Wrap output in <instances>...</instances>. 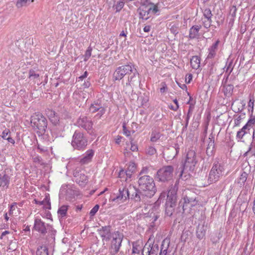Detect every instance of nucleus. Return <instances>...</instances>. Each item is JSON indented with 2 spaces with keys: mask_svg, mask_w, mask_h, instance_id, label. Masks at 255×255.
Segmentation results:
<instances>
[{
  "mask_svg": "<svg viewBox=\"0 0 255 255\" xmlns=\"http://www.w3.org/2000/svg\"><path fill=\"white\" fill-rule=\"evenodd\" d=\"M9 177L7 174H4L3 176L0 174V187L7 189L9 184Z\"/></svg>",
  "mask_w": 255,
  "mask_h": 255,
  "instance_id": "28",
  "label": "nucleus"
},
{
  "mask_svg": "<svg viewBox=\"0 0 255 255\" xmlns=\"http://www.w3.org/2000/svg\"><path fill=\"white\" fill-rule=\"evenodd\" d=\"M138 188L135 186L130 184L128 187L127 188L128 196V198H130L131 196H133V194L137 190Z\"/></svg>",
  "mask_w": 255,
  "mask_h": 255,
  "instance_id": "36",
  "label": "nucleus"
},
{
  "mask_svg": "<svg viewBox=\"0 0 255 255\" xmlns=\"http://www.w3.org/2000/svg\"><path fill=\"white\" fill-rule=\"evenodd\" d=\"M165 242V240H164L162 242V245L161 246V249H160L159 255H169L167 254V249L168 248L169 243H168V245H167V247H164V243Z\"/></svg>",
  "mask_w": 255,
  "mask_h": 255,
  "instance_id": "41",
  "label": "nucleus"
},
{
  "mask_svg": "<svg viewBox=\"0 0 255 255\" xmlns=\"http://www.w3.org/2000/svg\"><path fill=\"white\" fill-rule=\"evenodd\" d=\"M201 28V25L192 26L189 30V38L190 39H194L196 38L198 36V33Z\"/></svg>",
  "mask_w": 255,
  "mask_h": 255,
  "instance_id": "29",
  "label": "nucleus"
},
{
  "mask_svg": "<svg viewBox=\"0 0 255 255\" xmlns=\"http://www.w3.org/2000/svg\"><path fill=\"white\" fill-rule=\"evenodd\" d=\"M194 105L193 104H190V106H189V109H188V113H187V115H190V116H191L192 114V112H193V109H194Z\"/></svg>",
  "mask_w": 255,
  "mask_h": 255,
  "instance_id": "62",
  "label": "nucleus"
},
{
  "mask_svg": "<svg viewBox=\"0 0 255 255\" xmlns=\"http://www.w3.org/2000/svg\"><path fill=\"white\" fill-rule=\"evenodd\" d=\"M234 87L232 85H227L224 86V93L226 97H230L232 95Z\"/></svg>",
  "mask_w": 255,
  "mask_h": 255,
  "instance_id": "35",
  "label": "nucleus"
},
{
  "mask_svg": "<svg viewBox=\"0 0 255 255\" xmlns=\"http://www.w3.org/2000/svg\"><path fill=\"white\" fill-rule=\"evenodd\" d=\"M254 125L255 126V119L251 118L246 124V126L250 129Z\"/></svg>",
  "mask_w": 255,
  "mask_h": 255,
  "instance_id": "50",
  "label": "nucleus"
},
{
  "mask_svg": "<svg viewBox=\"0 0 255 255\" xmlns=\"http://www.w3.org/2000/svg\"><path fill=\"white\" fill-rule=\"evenodd\" d=\"M15 207H16V203H13V204H12L10 205V209H9V215L12 214V213H13L12 211H13V210H15Z\"/></svg>",
  "mask_w": 255,
  "mask_h": 255,
  "instance_id": "63",
  "label": "nucleus"
},
{
  "mask_svg": "<svg viewBox=\"0 0 255 255\" xmlns=\"http://www.w3.org/2000/svg\"><path fill=\"white\" fill-rule=\"evenodd\" d=\"M128 197V196L127 188L125 187H121L119 189L118 194L113 198V201H116L117 202L123 203L125 201Z\"/></svg>",
  "mask_w": 255,
  "mask_h": 255,
  "instance_id": "16",
  "label": "nucleus"
},
{
  "mask_svg": "<svg viewBox=\"0 0 255 255\" xmlns=\"http://www.w3.org/2000/svg\"><path fill=\"white\" fill-rule=\"evenodd\" d=\"M36 255H49L47 247L45 245L38 246L36 252Z\"/></svg>",
  "mask_w": 255,
  "mask_h": 255,
  "instance_id": "33",
  "label": "nucleus"
},
{
  "mask_svg": "<svg viewBox=\"0 0 255 255\" xmlns=\"http://www.w3.org/2000/svg\"><path fill=\"white\" fill-rule=\"evenodd\" d=\"M248 176V174L246 172L243 171L240 175V176L237 179V183L240 187H242L245 185V182L247 180Z\"/></svg>",
  "mask_w": 255,
  "mask_h": 255,
  "instance_id": "32",
  "label": "nucleus"
},
{
  "mask_svg": "<svg viewBox=\"0 0 255 255\" xmlns=\"http://www.w3.org/2000/svg\"><path fill=\"white\" fill-rule=\"evenodd\" d=\"M123 133L127 136H129L130 135V131L127 129L126 124H124L123 125Z\"/></svg>",
  "mask_w": 255,
  "mask_h": 255,
  "instance_id": "59",
  "label": "nucleus"
},
{
  "mask_svg": "<svg viewBox=\"0 0 255 255\" xmlns=\"http://www.w3.org/2000/svg\"><path fill=\"white\" fill-rule=\"evenodd\" d=\"M224 68L226 69V74L228 73L227 76V79L226 80V81H227V79L228 78L229 75L232 72L233 68H234V66H233V61L231 60L230 62H227L226 63V65Z\"/></svg>",
  "mask_w": 255,
  "mask_h": 255,
  "instance_id": "37",
  "label": "nucleus"
},
{
  "mask_svg": "<svg viewBox=\"0 0 255 255\" xmlns=\"http://www.w3.org/2000/svg\"><path fill=\"white\" fill-rule=\"evenodd\" d=\"M29 78H32V79H37L39 77V75L38 74H37L35 72V71L32 70L30 69L29 71Z\"/></svg>",
  "mask_w": 255,
  "mask_h": 255,
  "instance_id": "46",
  "label": "nucleus"
},
{
  "mask_svg": "<svg viewBox=\"0 0 255 255\" xmlns=\"http://www.w3.org/2000/svg\"><path fill=\"white\" fill-rule=\"evenodd\" d=\"M220 41L219 39L216 40V41L213 43L208 49L209 53L207 56V59H212L214 58L216 55V52L218 49V45L220 43Z\"/></svg>",
  "mask_w": 255,
  "mask_h": 255,
  "instance_id": "22",
  "label": "nucleus"
},
{
  "mask_svg": "<svg viewBox=\"0 0 255 255\" xmlns=\"http://www.w3.org/2000/svg\"><path fill=\"white\" fill-rule=\"evenodd\" d=\"M123 238L124 235L119 231L114 232L112 234V240L109 249L112 255H115L119 252Z\"/></svg>",
  "mask_w": 255,
  "mask_h": 255,
  "instance_id": "9",
  "label": "nucleus"
},
{
  "mask_svg": "<svg viewBox=\"0 0 255 255\" xmlns=\"http://www.w3.org/2000/svg\"><path fill=\"white\" fill-rule=\"evenodd\" d=\"M148 8L151 9V14H155L159 11L158 4H154L153 2H149L147 4Z\"/></svg>",
  "mask_w": 255,
  "mask_h": 255,
  "instance_id": "39",
  "label": "nucleus"
},
{
  "mask_svg": "<svg viewBox=\"0 0 255 255\" xmlns=\"http://www.w3.org/2000/svg\"><path fill=\"white\" fill-rule=\"evenodd\" d=\"M92 51V48L90 46L88 47L86 51L85 54L84 55V61H87L91 57V53Z\"/></svg>",
  "mask_w": 255,
  "mask_h": 255,
  "instance_id": "43",
  "label": "nucleus"
},
{
  "mask_svg": "<svg viewBox=\"0 0 255 255\" xmlns=\"http://www.w3.org/2000/svg\"><path fill=\"white\" fill-rule=\"evenodd\" d=\"M161 136V134L159 132L153 131L151 134L150 141L152 142L157 141Z\"/></svg>",
  "mask_w": 255,
  "mask_h": 255,
  "instance_id": "38",
  "label": "nucleus"
},
{
  "mask_svg": "<svg viewBox=\"0 0 255 255\" xmlns=\"http://www.w3.org/2000/svg\"><path fill=\"white\" fill-rule=\"evenodd\" d=\"M173 171L172 166H164L157 170L155 178L159 182H168L172 179Z\"/></svg>",
  "mask_w": 255,
  "mask_h": 255,
  "instance_id": "7",
  "label": "nucleus"
},
{
  "mask_svg": "<svg viewBox=\"0 0 255 255\" xmlns=\"http://www.w3.org/2000/svg\"><path fill=\"white\" fill-rule=\"evenodd\" d=\"M171 32L174 35L178 33V27L176 25H173L170 28Z\"/></svg>",
  "mask_w": 255,
  "mask_h": 255,
  "instance_id": "55",
  "label": "nucleus"
},
{
  "mask_svg": "<svg viewBox=\"0 0 255 255\" xmlns=\"http://www.w3.org/2000/svg\"><path fill=\"white\" fill-rule=\"evenodd\" d=\"M10 131L8 129H5L2 132V134L1 135V137L4 139H6L7 137V136L10 134Z\"/></svg>",
  "mask_w": 255,
  "mask_h": 255,
  "instance_id": "56",
  "label": "nucleus"
},
{
  "mask_svg": "<svg viewBox=\"0 0 255 255\" xmlns=\"http://www.w3.org/2000/svg\"><path fill=\"white\" fill-rule=\"evenodd\" d=\"M89 110L90 112L92 113L99 111V113L97 114V116H99V117H101L105 113V111L104 108H103L101 105L98 103V102L91 104Z\"/></svg>",
  "mask_w": 255,
  "mask_h": 255,
  "instance_id": "19",
  "label": "nucleus"
},
{
  "mask_svg": "<svg viewBox=\"0 0 255 255\" xmlns=\"http://www.w3.org/2000/svg\"><path fill=\"white\" fill-rule=\"evenodd\" d=\"M224 168L222 164L219 162L214 163L212 168L209 173L208 182L209 184L215 183L218 181L223 175Z\"/></svg>",
  "mask_w": 255,
  "mask_h": 255,
  "instance_id": "8",
  "label": "nucleus"
},
{
  "mask_svg": "<svg viewBox=\"0 0 255 255\" xmlns=\"http://www.w3.org/2000/svg\"><path fill=\"white\" fill-rule=\"evenodd\" d=\"M97 232L102 238L103 241H109L112 237L111 226L110 225L102 226L97 230Z\"/></svg>",
  "mask_w": 255,
  "mask_h": 255,
  "instance_id": "14",
  "label": "nucleus"
},
{
  "mask_svg": "<svg viewBox=\"0 0 255 255\" xmlns=\"http://www.w3.org/2000/svg\"><path fill=\"white\" fill-rule=\"evenodd\" d=\"M68 206L62 205L58 210L57 213L59 217L65 218L67 215V210L68 209Z\"/></svg>",
  "mask_w": 255,
  "mask_h": 255,
  "instance_id": "34",
  "label": "nucleus"
},
{
  "mask_svg": "<svg viewBox=\"0 0 255 255\" xmlns=\"http://www.w3.org/2000/svg\"><path fill=\"white\" fill-rule=\"evenodd\" d=\"M149 243V241L146 243L142 249V253L147 250L148 255H157V253L159 250V247L157 244H152L151 246V243Z\"/></svg>",
  "mask_w": 255,
  "mask_h": 255,
  "instance_id": "18",
  "label": "nucleus"
},
{
  "mask_svg": "<svg viewBox=\"0 0 255 255\" xmlns=\"http://www.w3.org/2000/svg\"><path fill=\"white\" fill-rule=\"evenodd\" d=\"M46 112L51 122L55 126L58 124L59 118L57 113L54 111L50 109H48Z\"/></svg>",
  "mask_w": 255,
  "mask_h": 255,
  "instance_id": "23",
  "label": "nucleus"
},
{
  "mask_svg": "<svg viewBox=\"0 0 255 255\" xmlns=\"http://www.w3.org/2000/svg\"><path fill=\"white\" fill-rule=\"evenodd\" d=\"M203 15L204 18H209V17H212L213 14L211 12V10L209 8H206L204 9L203 12Z\"/></svg>",
  "mask_w": 255,
  "mask_h": 255,
  "instance_id": "49",
  "label": "nucleus"
},
{
  "mask_svg": "<svg viewBox=\"0 0 255 255\" xmlns=\"http://www.w3.org/2000/svg\"><path fill=\"white\" fill-rule=\"evenodd\" d=\"M34 229L42 235H45L48 231L52 229V227L49 224H45L40 219H35L34 220Z\"/></svg>",
  "mask_w": 255,
  "mask_h": 255,
  "instance_id": "11",
  "label": "nucleus"
},
{
  "mask_svg": "<svg viewBox=\"0 0 255 255\" xmlns=\"http://www.w3.org/2000/svg\"><path fill=\"white\" fill-rule=\"evenodd\" d=\"M88 140L83 132L79 130L75 131L71 141V145L74 149L84 150L88 145Z\"/></svg>",
  "mask_w": 255,
  "mask_h": 255,
  "instance_id": "5",
  "label": "nucleus"
},
{
  "mask_svg": "<svg viewBox=\"0 0 255 255\" xmlns=\"http://www.w3.org/2000/svg\"><path fill=\"white\" fill-rule=\"evenodd\" d=\"M151 9L148 8L147 4H142L138 9L137 12L139 14V19L144 20H147L150 16Z\"/></svg>",
  "mask_w": 255,
  "mask_h": 255,
  "instance_id": "15",
  "label": "nucleus"
},
{
  "mask_svg": "<svg viewBox=\"0 0 255 255\" xmlns=\"http://www.w3.org/2000/svg\"><path fill=\"white\" fill-rule=\"evenodd\" d=\"M138 187L143 193L147 195V197L151 198L156 192L154 181L153 178L149 175L137 177Z\"/></svg>",
  "mask_w": 255,
  "mask_h": 255,
  "instance_id": "2",
  "label": "nucleus"
},
{
  "mask_svg": "<svg viewBox=\"0 0 255 255\" xmlns=\"http://www.w3.org/2000/svg\"><path fill=\"white\" fill-rule=\"evenodd\" d=\"M90 85L91 83L90 82V79L88 78L86 81L84 82L82 86L84 88H88L90 86Z\"/></svg>",
  "mask_w": 255,
  "mask_h": 255,
  "instance_id": "61",
  "label": "nucleus"
},
{
  "mask_svg": "<svg viewBox=\"0 0 255 255\" xmlns=\"http://www.w3.org/2000/svg\"><path fill=\"white\" fill-rule=\"evenodd\" d=\"M178 183L176 181L174 185L169 189L167 194V200L176 202V192L178 189Z\"/></svg>",
  "mask_w": 255,
  "mask_h": 255,
  "instance_id": "21",
  "label": "nucleus"
},
{
  "mask_svg": "<svg viewBox=\"0 0 255 255\" xmlns=\"http://www.w3.org/2000/svg\"><path fill=\"white\" fill-rule=\"evenodd\" d=\"M75 182L81 187H85L88 182V177L79 168H76L73 173Z\"/></svg>",
  "mask_w": 255,
  "mask_h": 255,
  "instance_id": "12",
  "label": "nucleus"
},
{
  "mask_svg": "<svg viewBox=\"0 0 255 255\" xmlns=\"http://www.w3.org/2000/svg\"><path fill=\"white\" fill-rule=\"evenodd\" d=\"M245 134V132L244 131H241V130H240L239 131H238L237 132V138H238V139H242L244 135Z\"/></svg>",
  "mask_w": 255,
  "mask_h": 255,
  "instance_id": "60",
  "label": "nucleus"
},
{
  "mask_svg": "<svg viewBox=\"0 0 255 255\" xmlns=\"http://www.w3.org/2000/svg\"><path fill=\"white\" fill-rule=\"evenodd\" d=\"M202 24L204 28L208 29V31H209L210 27L212 26V24L210 23V21H206L205 19L203 20Z\"/></svg>",
  "mask_w": 255,
  "mask_h": 255,
  "instance_id": "58",
  "label": "nucleus"
},
{
  "mask_svg": "<svg viewBox=\"0 0 255 255\" xmlns=\"http://www.w3.org/2000/svg\"><path fill=\"white\" fill-rule=\"evenodd\" d=\"M132 253L139 254L141 250V247L138 244L137 242H133L132 244Z\"/></svg>",
  "mask_w": 255,
  "mask_h": 255,
  "instance_id": "40",
  "label": "nucleus"
},
{
  "mask_svg": "<svg viewBox=\"0 0 255 255\" xmlns=\"http://www.w3.org/2000/svg\"><path fill=\"white\" fill-rule=\"evenodd\" d=\"M149 168L147 167H144L142 168L140 171L139 172L138 176H142L144 175H147L146 174L148 173Z\"/></svg>",
  "mask_w": 255,
  "mask_h": 255,
  "instance_id": "48",
  "label": "nucleus"
},
{
  "mask_svg": "<svg viewBox=\"0 0 255 255\" xmlns=\"http://www.w3.org/2000/svg\"><path fill=\"white\" fill-rule=\"evenodd\" d=\"M248 111L249 112H251V116L252 115L253 113V111L254 109V99L252 98H250L249 102L248 103Z\"/></svg>",
  "mask_w": 255,
  "mask_h": 255,
  "instance_id": "42",
  "label": "nucleus"
},
{
  "mask_svg": "<svg viewBox=\"0 0 255 255\" xmlns=\"http://www.w3.org/2000/svg\"><path fill=\"white\" fill-rule=\"evenodd\" d=\"M94 155V150L90 149L87 150L85 155L80 159V163L83 164H87L91 161Z\"/></svg>",
  "mask_w": 255,
  "mask_h": 255,
  "instance_id": "26",
  "label": "nucleus"
},
{
  "mask_svg": "<svg viewBox=\"0 0 255 255\" xmlns=\"http://www.w3.org/2000/svg\"><path fill=\"white\" fill-rule=\"evenodd\" d=\"M130 199L135 202H141L144 203L147 199L149 198L147 197V195L143 193L142 191H140V189L138 187L137 190L133 194V196L131 197Z\"/></svg>",
  "mask_w": 255,
  "mask_h": 255,
  "instance_id": "17",
  "label": "nucleus"
},
{
  "mask_svg": "<svg viewBox=\"0 0 255 255\" xmlns=\"http://www.w3.org/2000/svg\"><path fill=\"white\" fill-rule=\"evenodd\" d=\"M34 201L35 204L40 205H44V208L46 209H51V203L50 201L49 194H47L43 201H39L36 199H34Z\"/></svg>",
  "mask_w": 255,
  "mask_h": 255,
  "instance_id": "27",
  "label": "nucleus"
},
{
  "mask_svg": "<svg viewBox=\"0 0 255 255\" xmlns=\"http://www.w3.org/2000/svg\"><path fill=\"white\" fill-rule=\"evenodd\" d=\"M99 207V205L97 204L91 209V210L90 212V215L91 217H93L95 215L96 213L98 212Z\"/></svg>",
  "mask_w": 255,
  "mask_h": 255,
  "instance_id": "47",
  "label": "nucleus"
},
{
  "mask_svg": "<svg viewBox=\"0 0 255 255\" xmlns=\"http://www.w3.org/2000/svg\"><path fill=\"white\" fill-rule=\"evenodd\" d=\"M138 149V147L136 144H133L132 143H131V147H130V150L132 151H137Z\"/></svg>",
  "mask_w": 255,
  "mask_h": 255,
  "instance_id": "64",
  "label": "nucleus"
},
{
  "mask_svg": "<svg viewBox=\"0 0 255 255\" xmlns=\"http://www.w3.org/2000/svg\"><path fill=\"white\" fill-rule=\"evenodd\" d=\"M30 123L33 129L39 136H41L46 132L47 128V120L40 113L33 114L30 118Z\"/></svg>",
  "mask_w": 255,
  "mask_h": 255,
  "instance_id": "3",
  "label": "nucleus"
},
{
  "mask_svg": "<svg viewBox=\"0 0 255 255\" xmlns=\"http://www.w3.org/2000/svg\"><path fill=\"white\" fill-rule=\"evenodd\" d=\"M124 4V2L122 1H118L116 4H115L114 7L116 9V11L118 12L120 11L123 8Z\"/></svg>",
  "mask_w": 255,
  "mask_h": 255,
  "instance_id": "44",
  "label": "nucleus"
},
{
  "mask_svg": "<svg viewBox=\"0 0 255 255\" xmlns=\"http://www.w3.org/2000/svg\"><path fill=\"white\" fill-rule=\"evenodd\" d=\"M209 141L206 149V153L208 156H212L214 152L215 149V141L214 137L212 135H210L209 138Z\"/></svg>",
  "mask_w": 255,
  "mask_h": 255,
  "instance_id": "25",
  "label": "nucleus"
},
{
  "mask_svg": "<svg viewBox=\"0 0 255 255\" xmlns=\"http://www.w3.org/2000/svg\"><path fill=\"white\" fill-rule=\"evenodd\" d=\"M201 59L198 56H193L190 59V64L193 69H197L200 66Z\"/></svg>",
  "mask_w": 255,
  "mask_h": 255,
  "instance_id": "31",
  "label": "nucleus"
},
{
  "mask_svg": "<svg viewBox=\"0 0 255 255\" xmlns=\"http://www.w3.org/2000/svg\"><path fill=\"white\" fill-rule=\"evenodd\" d=\"M75 192L72 189H68L66 191V198L72 199L74 198Z\"/></svg>",
  "mask_w": 255,
  "mask_h": 255,
  "instance_id": "45",
  "label": "nucleus"
},
{
  "mask_svg": "<svg viewBox=\"0 0 255 255\" xmlns=\"http://www.w3.org/2000/svg\"><path fill=\"white\" fill-rule=\"evenodd\" d=\"M237 8L236 6H232L230 8V14L232 17L234 18L236 15Z\"/></svg>",
  "mask_w": 255,
  "mask_h": 255,
  "instance_id": "54",
  "label": "nucleus"
},
{
  "mask_svg": "<svg viewBox=\"0 0 255 255\" xmlns=\"http://www.w3.org/2000/svg\"><path fill=\"white\" fill-rule=\"evenodd\" d=\"M133 71V64L131 63L117 67L113 74V81L121 80L125 76L131 75Z\"/></svg>",
  "mask_w": 255,
  "mask_h": 255,
  "instance_id": "6",
  "label": "nucleus"
},
{
  "mask_svg": "<svg viewBox=\"0 0 255 255\" xmlns=\"http://www.w3.org/2000/svg\"><path fill=\"white\" fill-rule=\"evenodd\" d=\"M198 162L196 156V153L195 150L193 149H190L188 151L186 159L184 164H183L181 167L179 168L180 170L179 177L183 180H186L187 179V176L189 175H185L188 171H193L195 168L196 165Z\"/></svg>",
  "mask_w": 255,
  "mask_h": 255,
  "instance_id": "1",
  "label": "nucleus"
},
{
  "mask_svg": "<svg viewBox=\"0 0 255 255\" xmlns=\"http://www.w3.org/2000/svg\"><path fill=\"white\" fill-rule=\"evenodd\" d=\"M132 75H128L127 82L124 85V91L126 93H130L133 92L132 86L140 83L139 78V73L133 65V71L131 72Z\"/></svg>",
  "mask_w": 255,
  "mask_h": 255,
  "instance_id": "10",
  "label": "nucleus"
},
{
  "mask_svg": "<svg viewBox=\"0 0 255 255\" xmlns=\"http://www.w3.org/2000/svg\"><path fill=\"white\" fill-rule=\"evenodd\" d=\"M161 87L160 89V92L161 93H164L167 90V87L165 82H162L161 84Z\"/></svg>",
  "mask_w": 255,
  "mask_h": 255,
  "instance_id": "57",
  "label": "nucleus"
},
{
  "mask_svg": "<svg viewBox=\"0 0 255 255\" xmlns=\"http://www.w3.org/2000/svg\"><path fill=\"white\" fill-rule=\"evenodd\" d=\"M207 230V226H205L204 224H199L197 227L196 236L199 240L203 239L205 236Z\"/></svg>",
  "mask_w": 255,
  "mask_h": 255,
  "instance_id": "24",
  "label": "nucleus"
},
{
  "mask_svg": "<svg viewBox=\"0 0 255 255\" xmlns=\"http://www.w3.org/2000/svg\"><path fill=\"white\" fill-rule=\"evenodd\" d=\"M159 209V206L155 205L152 208V213L150 214V217H152V221L151 222L152 226H154V223L159 217V212L157 211Z\"/></svg>",
  "mask_w": 255,
  "mask_h": 255,
  "instance_id": "30",
  "label": "nucleus"
},
{
  "mask_svg": "<svg viewBox=\"0 0 255 255\" xmlns=\"http://www.w3.org/2000/svg\"><path fill=\"white\" fill-rule=\"evenodd\" d=\"M176 202L166 200L165 204V215L171 217L174 212Z\"/></svg>",
  "mask_w": 255,
  "mask_h": 255,
  "instance_id": "20",
  "label": "nucleus"
},
{
  "mask_svg": "<svg viewBox=\"0 0 255 255\" xmlns=\"http://www.w3.org/2000/svg\"><path fill=\"white\" fill-rule=\"evenodd\" d=\"M156 152L155 148L152 146H149L146 150L147 154L152 155H154Z\"/></svg>",
  "mask_w": 255,
  "mask_h": 255,
  "instance_id": "52",
  "label": "nucleus"
},
{
  "mask_svg": "<svg viewBox=\"0 0 255 255\" xmlns=\"http://www.w3.org/2000/svg\"><path fill=\"white\" fill-rule=\"evenodd\" d=\"M196 198L197 195L194 192L189 190L185 191L183 193V197L179 203V210L182 207V212H184L188 209H191L198 203Z\"/></svg>",
  "mask_w": 255,
  "mask_h": 255,
  "instance_id": "4",
  "label": "nucleus"
},
{
  "mask_svg": "<svg viewBox=\"0 0 255 255\" xmlns=\"http://www.w3.org/2000/svg\"><path fill=\"white\" fill-rule=\"evenodd\" d=\"M37 149L39 150V152L40 153H45L48 151V148L47 147L42 146L39 144H37Z\"/></svg>",
  "mask_w": 255,
  "mask_h": 255,
  "instance_id": "53",
  "label": "nucleus"
},
{
  "mask_svg": "<svg viewBox=\"0 0 255 255\" xmlns=\"http://www.w3.org/2000/svg\"><path fill=\"white\" fill-rule=\"evenodd\" d=\"M76 124L78 127L83 128L88 133H91L93 128V122L88 117L85 116L80 117L78 119Z\"/></svg>",
  "mask_w": 255,
  "mask_h": 255,
  "instance_id": "13",
  "label": "nucleus"
},
{
  "mask_svg": "<svg viewBox=\"0 0 255 255\" xmlns=\"http://www.w3.org/2000/svg\"><path fill=\"white\" fill-rule=\"evenodd\" d=\"M128 171H131L132 172L134 173L135 171L136 170V165L133 162H130L127 169Z\"/></svg>",
  "mask_w": 255,
  "mask_h": 255,
  "instance_id": "51",
  "label": "nucleus"
}]
</instances>
